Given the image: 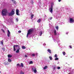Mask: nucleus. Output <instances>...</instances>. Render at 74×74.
Wrapping results in <instances>:
<instances>
[{
	"instance_id": "26",
	"label": "nucleus",
	"mask_w": 74,
	"mask_h": 74,
	"mask_svg": "<svg viewBox=\"0 0 74 74\" xmlns=\"http://www.w3.org/2000/svg\"><path fill=\"white\" fill-rule=\"evenodd\" d=\"M56 69V68L55 66H54L53 68V70H55Z\"/></svg>"
},
{
	"instance_id": "11",
	"label": "nucleus",
	"mask_w": 74,
	"mask_h": 74,
	"mask_svg": "<svg viewBox=\"0 0 74 74\" xmlns=\"http://www.w3.org/2000/svg\"><path fill=\"white\" fill-rule=\"evenodd\" d=\"M48 69V66H46L44 67L43 68V69L44 70H45L46 69Z\"/></svg>"
},
{
	"instance_id": "44",
	"label": "nucleus",
	"mask_w": 74,
	"mask_h": 74,
	"mask_svg": "<svg viewBox=\"0 0 74 74\" xmlns=\"http://www.w3.org/2000/svg\"><path fill=\"white\" fill-rule=\"evenodd\" d=\"M66 34H68V33L67 32L66 33Z\"/></svg>"
},
{
	"instance_id": "15",
	"label": "nucleus",
	"mask_w": 74,
	"mask_h": 74,
	"mask_svg": "<svg viewBox=\"0 0 74 74\" xmlns=\"http://www.w3.org/2000/svg\"><path fill=\"white\" fill-rule=\"evenodd\" d=\"M22 48L23 49H26V47L25 46H22Z\"/></svg>"
},
{
	"instance_id": "38",
	"label": "nucleus",
	"mask_w": 74,
	"mask_h": 74,
	"mask_svg": "<svg viewBox=\"0 0 74 74\" xmlns=\"http://www.w3.org/2000/svg\"><path fill=\"white\" fill-rule=\"evenodd\" d=\"M16 66H20V65L19 64H17Z\"/></svg>"
},
{
	"instance_id": "18",
	"label": "nucleus",
	"mask_w": 74,
	"mask_h": 74,
	"mask_svg": "<svg viewBox=\"0 0 74 74\" xmlns=\"http://www.w3.org/2000/svg\"><path fill=\"white\" fill-rule=\"evenodd\" d=\"M62 53L63 54V55L64 56L66 55V52L64 51H63L62 52Z\"/></svg>"
},
{
	"instance_id": "20",
	"label": "nucleus",
	"mask_w": 74,
	"mask_h": 74,
	"mask_svg": "<svg viewBox=\"0 0 74 74\" xmlns=\"http://www.w3.org/2000/svg\"><path fill=\"white\" fill-rule=\"evenodd\" d=\"M49 58L51 60H52V57L51 56H50L49 57Z\"/></svg>"
},
{
	"instance_id": "23",
	"label": "nucleus",
	"mask_w": 74,
	"mask_h": 74,
	"mask_svg": "<svg viewBox=\"0 0 74 74\" xmlns=\"http://www.w3.org/2000/svg\"><path fill=\"white\" fill-rule=\"evenodd\" d=\"M1 43L2 45H3V40H2V41H1Z\"/></svg>"
},
{
	"instance_id": "37",
	"label": "nucleus",
	"mask_w": 74,
	"mask_h": 74,
	"mask_svg": "<svg viewBox=\"0 0 74 74\" xmlns=\"http://www.w3.org/2000/svg\"><path fill=\"white\" fill-rule=\"evenodd\" d=\"M42 32H41L40 33V36H41L42 35Z\"/></svg>"
},
{
	"instance_id": "16",
	"label": "nucleus",
	"mask_w": 74,
	"mask_h": 74,
	"mask_svg": "<svg viewBox=\"0 0 74 74\" xmlns=\"http://www.w3.org/2000/svg\"><path fill=\"white\" fill-rule=\"evenodd\" d=\"M8 57L9 58H11L12 57V55H10V54H8Z\"/></svg>"
},
{
	"instance_id": "7",
	"label": "nucleus",
	"mask_w": 74,
	"mask_h": 74,
	"mask_svg": "<svg viewBox=\"0 0 74 74\" xmlns=\"http://www.w3.org/2000/svg\"><path fill=\"white\" fill-rule=\"evenodd\" d=\"M19 47V45H14L13 48H14V51H16V49H15V47Z\"/></svg>"
},
{
	"instance_id": "31",
	"label": "nucleus",
	"mask_w": 74,
	"mask_h": 74,
	"mask_svg": "<svg viewBox=\"0 0 74 74\" xmlns=\"http://www.w3.org/2000/svg\"><path fill=\"white\" fill-rule=\"evenodd\" d=\"M56 28L57 30H58V26H56Z\"/></svg>"
},
{
	"instance_id": "14",
	"label": "nucleus",
	"mask_w": 74,
	"mask_h": 74,
	"mask_svg": "<svg viewBox=\"0 0 74 74\" xmlns=\"http://www.w3.org/2000/svg\"><path fill=\"white\" fill-rule=\"evenodd\" d=\"M47 51L49 53H51V51L50 49H48L47 50Z\"/></svg>"
},
{
	"instance_id": "41",
	"label": "nucleus",
	"mask_w": 74,
	"mask_h": 74,
	"mask_svg": "<svg viewBox=\"0 0 74 74\" xmlns=\"http://www.w3.org/2000/svg\"><path fill=\"white\" fill-rule=\"evenodd\" d=\"M52 19V17H50V20H51V19Z\"/></svg>"
},
{
	"instance_id": "24",
	"label": "nucleus",
	"mask_w": 74,
	"mask_h": 74,
	"mask_svg": "<svg viewBox=\"0 0 74 74\" xmlns=\"http://www.w3.org/2000/svg\"><path fill=\"white\" fill-rule=\"evenodd\" d=\"M29 64H33V62L32 61H31L29 62Z\"/></svg>"
},
{
	"instance_id": "3",
	"label": "nucleus",
	"mask_w": 74,
	"mask_h": 74,
	"mask_svg": "<svg viewBox=\"0 0 74 74\" xmlns=\"http://www.w3.org/2000/svg\"><path fill=\"white\" fill-rule=\"evenodd\" d=\"M14 14H15V10H14V9L12 10L11 12L9 14V15L10 16H12Z\"/></svg>"
},
{
	"instance_id": "8",
	"label": "nucleus",
	"mask_w": 74,
	"mask_h": 74,
	"mask_svg": "<svg viewBox=\"0 0 74 74\" xmlns=\"http://www.w3.org/2000/svg\"><path fill=\"white\" fill-rule=\"evenodd\" d=\"M20 49H21V48H20V46L19 45L18 47V49L16 51V53H19V50H20Z\"/></svg>"
},
{
	"instance_id": "40",
	"label": "nucleus",
	"mask_w": 74,
	"mask_h": 74,
	"mask_svg": "<svg viewBox=\"0 0 74 74\" xmlns=\"http://www.w3.org/2000/svg\"><path fill=\"white\" fill-rule=\"evenodd\" d=\"M25 58H27V56L26 55H25Z\"/></svg>"
},
{
	"instance_id": "9",
	"label": "nucleus",
	"mask_w": 74,
	"mask_h": 74,
	"mask_svg": "<svg viewBox=\"0 0 74 74\" xmlns=\"http://www.w3.org/2000/svg\"><path fill=\"white\" fill-rule=\"evenodd\" d=\"M16 14L17 15H19V10H16Z\"/></svg>"
},
{
	"instance_id": "27",
	"label": "nucleus",
	"mask_w": 74,
	"mask_h": 74,
	"mask_svg": "<svg viewBox=\"0 0 74 74\" xmlns=\"http://www.w3.org/2000/svg\"><path fill=\"white\" fill-rule=\"evenodd\" d=\"M1 31H2V32H3V33H4V32H5V31H4V30L3 29H1Z\"/></svg>"
},
{
	"instance_id": "29",
	"label": "nucleus",
	"mask_w": 74,
	"mask_h": 74,
	"mask_svg": "<svg viewBox=\"0 0 74 74\" xmlns=\"http://www.w3.org/2000/svg\"><path fill=\"white\" fill-rule=\"evenodd\" d=\"M69 48L71 49H72V46L71 45L69 46Z\"/></svg>"
},
{
	"instance_id": "22",
	"label": "nucleus",
	"mask_w": 74,
	"mask_h": 74,
	"mask_svg": "<svg viewBox=\"0 0 74 74\" xmlns=\"http://www.w3.org/2000/svg\"><path fill=\"white\" fill-rule=\"evenodd\" d=\"M21 66L22 67H23V63H21Z\"/></svg>"
},
{
	"instance_id": "30",
	"label": "nucleus",
	"mask_w": 74,
	"mask_h": 74,
	"mask_svg": "<svg viewBox=\"0 0 74 74\" xmlns=\"http://www.w3.org/2000/svg\"><path fill=\"white\" fill-rule=\"evenodd\" d=\"M57 69H58V70H59V69H60V67L59 66H58L57 67Z\"/></svg>"
},
{
	"instance_id": "33",
	"label": "nucleus",
	"mask_w": 74,
	"mask_h": 74,
	"mask_svg": "<svg viewBox=\"0 0 74 74\" xmlns=\"http://www.w3.org/2000/svg\"><path fill=\"white\" fill-rule=\"evenodd\" d=\"M55 58H57L58 57V56H57V54H56L55 55Z\"/></svg>"
},
{
	"instance_id": "36",
	"label": "nucleus",
	"mask_w": 74,
	"mask_h": 74,
	"mask_svg": "<svg viewBox=\"0 0 74 74\" xmlns=\"http://www.w3.org/2000/svg\"><path fill=\"white\" fill-rule=\"evenodd\" d=\"M18 32V33H21V31H19Z\"/></svg>"
},
{
	"instance_id": "45",
	"label": "nucleus",
	"mask_w": 74,
	"mask_h": 74,
	"mask_svg": "<svg viewBox=\"0 0 74 74\" xmlns=\"http://www.w3.org/2000/svg\"><path fill=\"white\" fill-rule=\"evenodd\" d=\"M1 71H0V73H1Z\"/></svg>"
},
{
	"instance_id": "10",
	"label": "nucleus",
	"mask_w": 74,
	"mask_h": 74,
	"mask_svg": "<svg viewBox=\"0 0 74 74\" xmlns=\"http://www.w3.org/2000/svg\"><path fill=\"white\" fill-rule=\"evenodd\" d=\"M54 34L55 36H56L57 35V33H56V30L55 29H54Z\"/></svg>"
},
{
	"instance_id": "21",
	"label": "nucleus",
	"mask_w": 74,
	"mask_h": 74,
	"mask_svg": "<svg viewBox=\"0 0 74 74\" xmlns=\"http://www.w3.org/2000/svg\"><path fill=\"white\" fill-rule=\"evenodd\" d=\"M20 74H24V72H22V71H21Z\"/></svg>"
},
{
	"instance_id": "4",
	"label": "nucleus",
	"mask_w": 74,
	"mask_h": 74,
	"mask_svg": "<svg viewBox=\"0 0 74 74\" xmlns=\"http://www.w3.org/2000/svg\"><path fill=\"white\" fill-rule=\"evenodd\" d=\"M36 69V67L32 68V71H33L35 73H37V70Z\"/></svg>"
},
{
	"instance_id": "42",
	"label": "nucleus",
	"mask_w": 74,
	"mask_h": 74,
	"mask_svg": "<svg viewBox=\"0 0 74 74\" xmlns=\"http://www.w3.org/2000/svg\"><path fill=\"white\" fill-rule=\"evenodd\" d=\"M61 1V0H58L59 2H60Z\"/></svg>"
},
{
	"instance_id": "28",
	"label": "nucleus",
	"mask_w": 74,
	"mask_h": 74,
	"mask_svg": "<svg viewBox=\"0 0 74 74\" xmlns=\"http://www.w3.org/2000/svg\"><path fill=\"white\" fill-rule=\"evenodd\" d=\"M8 33H10V31H9V30L8 29Z\"/></svg>"
},
{
	"instance_id": "6",
	"label": "nucleus",
	"mask_w": 74,
	"mask_h": 74,
	"mask_svg": "<svg viewBox=\"0 0 74 74\" xmlns=\"http://www.w3.org/2000/svg\"><path fill=\"white\" fill-rule=\"evenodd\" d=\"M74 22V20L73 19V18H70V23H73V22Z\"/></svg>"
},
{
	"instance_id": "5",
	"label": "nucleus",
	"mask_w": 74,
	"mask_h": 74,
	"mask_svg": "<svg viewBox=\"0 0 74 74\" xmlns=\"http://www.w3.org/2000/svg\"><path fill=\"white\" fill-rule=\"evenodd\" d=\"M49 11H50V12H51V13H52V12H53V5H51L50 10L49 9Z\"/></svg>"
},
{
	"instance_id": "39",
	"label": "nucleus",
	"mask_w": 74,
	"mask_h": 74,
	"mask_svg": "<svg viewBox=\"0 0 74 74\" xmlns=\"http://www.w3.org/2000/svg\"><path fill=\"white\" fill-rule=\"evenodd\" d=\"M16 21L17 22H18V18H17L16 19Z\"/></svg>"
},
{
	"instance_id": "13",
	"label": "nucleus",
	"mask_w": 74,
	"mask_h": 74,
	"mask_svg": "<svg viewBox=\"0 0 74 74\" xmlns=\"http://www.w3.org/2000/svg\"><path fill=\"white\" fill-rule=\"evenodd\" d=\"M38 23H40L41 22V18H40L37 21Z\"/></svg>"
},
{
	"instance_id": "43",
	"label": "nucleus",
	"mask_w": 74,
	"mask_h": 74,
	"mask_svg": "<svg viewBox=\"0 0 74 74\" xmlns=\"http://www.w3.org/2000/svg\"><path fill=\"white\" fill-rule=\"evenodd\" d=\"M11 0L12 1H13V2H14V0Z\"/></svg>"
},
{
	"instance_id": "17",
	"label": "nucleus",
	"mask_w": 74,
	"mask_h": 74,
	"mask_svg": "<svg viewBox=\"0 0 74 74\" xmlns=\"http://www.w3.org/2000/svg\"><path fill=\"white\" fill-rule=\"evenodd\" d=\"M8 61L9 62H11L12 60H11L10 59H8Z\"/></svg>"
},
{
	"instance_id": "34",
	"label": "nucleus",
	"mask_w": 74,
	"mask_h": 74,
	"mask_svg": "<svg viewBox=\"0 0 74 74\" xmlns=\"http://www.w3.org/2000/svg\"><path fill=\"white\" fill-rule=\"evenodd\" d=\"M32 55L34 57V56H35V54H32Z\"/></svg>"
},
{
	"instance_id": "32",
	"label": "nucleus",
	"mask_w": 74,
	"mask_h": 74,
	"mask_svg": "<svg viewBox=\"0 0 74 74\" xmlns=\"http://www.w3.org/2000/svg\"><path fill=\"white\" fill-rule=\"evenodd\" d=\"M2 49L3 50V51H5V49L4 48H2Z\"/></svg>"
},
{
	"instance_id": "2",
	"label": "nucleus",
	"mask_w": 74,
	"mask_h": 74,
	"mask_svg": "<svg viewBox=\"0 0 74 74\" xmlns=\"http://www.w3.org/2000/svg\"><path fill=\"white\" fill-rule=\"evenodd\" d=\"M33 31V30L32 29H29L27 32V37H28V36H29V34H32Z\"/></svg>"
},
{
	"instance_id": "1",
	"label": "nucleus",
	"mask_w": 74,
	"mask_h": 74,
	"mask_svg": "<svg viewBox=\"0 0 74 74\" xmlns=\"http://www.w3.org/2000/svg\"><path fill=\"white\" fill-rule=\"evenodd\" d=\"M8 13V11L6 9H4L2 10V16H6L7 14Z\"/></svg>"
},
{
	"instance_id": "19",
	"label": "nucleus",
	"mask_w": 74,
	"mask_h": 74,
	"mask_svg": "<svg viewBox=\"0 0 74 74\" xmlns=\"http://www.w3.org/2000/svg\"><path fill=\"white\" fill-rule=\"evenodd\" d=\"M10 34H11V33H8V37H10Z\"/></svg>"
},
{
	"instance_id": "25",
	"label": "nucleus",
	"mask_w": 74,
	"mask_h": 74,
	"mask_svg": "<svg viewBox=\"0 0 74 74\" xmlns=\"http://www.w3.org/2000/svg\"><path fill=\"white\" fill-rule=\"evenodd\" d=\"M55 60H59V58L56 57V58H55Z\"/></svg>"
},
{
	"instance_id": "35",
	"label": "nucleus",
	"mask_w": 74,
	"mask_h": 74,
	"mask_svg": "<svg viewBox=\"0 0 74 74\" xmlns=\"http://www.w3.org/2000/svg\"><path fill=\"white\" fill-rule=\"evenodd\" d=\"M13 3L14 4H16V1H14L13 2Z\"/></svg>"
},
{
	"instance_id": "12",
	"label": "nucleus",
	"mask_w": 74,
	"mask_h": 74,
	"mask_svg": "<svg viewBox=\"0 0 74 74\" xmlns=\"http://www.w3.org/2000/svg\"><path fill=\"white\" fill-rule=\"evenodd\" d=\"M34 16V15L33 14H32L31 15V19H33V17Z\"/></svg>"
}]
</instances>
